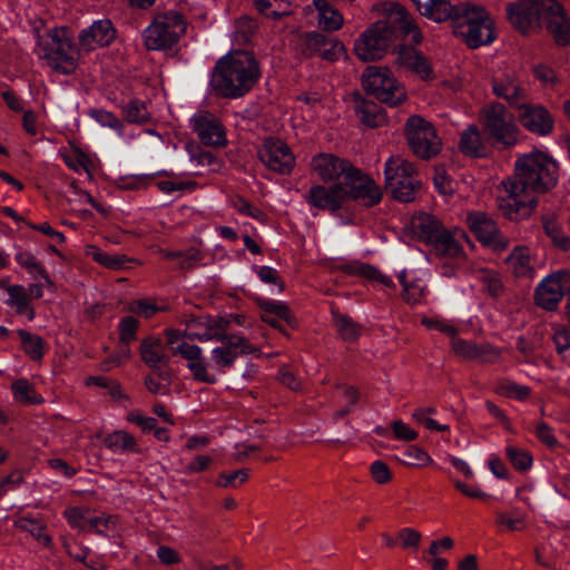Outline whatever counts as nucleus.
<instances>
[{
    "label": "nucleus",
    "instance_id": "nucleus-1",
    "mask_svg": "<svg viewBox=\"0 0 570 570\" xmlns=\"http://www.w3.org/2000/svg\"><path fill=\"white\" fill-rule=\"evenodd\" d=\"M558 181L557 163L547 154L534 150L515 161V175L502 183L499 208L510 220L525 219L537 206V193H544Z\"/></svg>",
    "mask_w": 570,
    "mask_h": 570
},
{
    "label": "nucleus",
    "instance_id": "nucleus-2",
    "mask_svg": "<svg viewBox=\"0 0 570 570\" xmlns=\"http://www.w3.org/2000/svg\"><path fill=\"white\" fill-rule=\"evenodd\" d=\"M259 77L261 68L255 56L246 50H235L216 61L209 86L219 97L237 99L245 96Z\"/></svg>",
    "mask_w": 570,
    "mask_h": 570
},
{
    "label": "nucleus",
    "instance_id": "nucleus-3",
    "mask_svg": "<svg viewBox=\"0 0 570 570\" xmlns=\"http://www.w3.org/2000/svg\"><path fill=\"white\" fill-rule=\"evenodd\" d=\"M35 53L56 72L70 75L78 68L80 50L73 45L67 28L56 27L45 32L36 30Z\"/></svg>",
    "mask_w": 570,
    "mask_h": 570
},
{
    "label": "nucleus",
    "instance_id": "nucleus-4",
    "mask_svg": "<svg viewBox=\"0 0 570 570\" xmlns=\"http://www.w3.org/2000/svg\"><path fill=\"white\" fill-rule=\"evenodd\" d=\"M452 22L455 36L470 48L489 45L495 38L493 22L487 10L479 4L471 2L456 4Z\"/></svg>",
    "mask_w": 570,
    "mask_h": 570
},
{
    "label": "nucleus",
    "instance_id": "nucleus-5",
    "mask_svg": "<svg viewBox=\"0 0 570 570\" xmlns=\"http://www.w3.org/2000/svg\"><path fill=\"white\" fill-rule=\"evenodd\" d=\"M186 32V22L178 11L157 14L142 31L144 45L148 50H166L178 42Z\"/></svg>",
    "mask_w": 570,
    "mask_h": 570
},
{
    "label": "nucleus",
    "instance_id": "nucleus-6",
    "mask_svg": "<svg viewBox=\"0 0 570 570\" xmlns=\"http://www.w3.org/2000/svg\"><path fill=\"white\" fill-rule=\"evenodd\" d=\"M363 89L377 100L395 107L407 98L405 88L386 67L368 66L362 73Z\"/></svg>",
    "mask_w": 570,
    "mask_h": 570
},
{
    "label": "nucleus",
    "instance_id": "nucleus-7",
    "mask_svg": "<svg viewBox=\"0 0 570 570\" xmlns=\"http://www.w3.org/2000/svg\"><path fill=\"white\" fill-rule=\"evenodd\" d=\"M386 188L402 203L414 200L421 186L415 167L400 155L391 156L384 166Z\"/></svg>",
    "mask_w": 570,
    "mask_h": 570
},
{
    "label": "nucleus",
    "instance_id": "nucleus-8",
    "mask_svg": "<svg viewBox=\"0 0 570 570\" xmlns=\"http://www.w3.org/2000/svg\"><path fill=\"white\" fill-rule=\"evenodd\" d=\"M482 126L490 139L504 147L517 144L519 128L514 116L501 104L485 107L481 112Z\"/></svg>",
    "mask_w": 570,
    "mask_h": 570
},
{
    "label": "nucleus",
    "instance_id": "nucleus-9",
    "mask_svg": "<svg viewBox=\"0 0 570 570\" xmlns=\"http://www.w3.org/2000/svg\"><path fill=\"white\" fill-rule=\"evenodd\" d=\"M167 345L175 355H180L187 361V368L191 372L195 380L214 384L217 382V374L209 371V365L203 356V351L198 345L190 344L183 338L178 330H167Z\"/></svg>",
    "mask_w": 570,
    "mask_h": 570
},
{
    "label": "nucleus",
    "instance_id": "nucleus-10",
    "mask_svg": "<svg viewBox=\"0 0 570 570\" xmlns=\"http://www.w3.org/2000/svg\"><path fill=\"white\" fill-rule=\"evenodd\" d=\"M407 144L415 156L430 159L441 150V139L433 125L421 116H411L405 124Z\"/></svg>",
    "mask_w": 570,
    "mask_h": 570
},
{
    "label": "nucleus",
    "instance_id": "nucleus-11",
    "mask_svg": "<svg viewBox=\"0 0 570 570\" xmlns=\"http://www.w3.org/2000/svg\"><path fill=\"white\" fill-rule=\"evenodd\" d=\"M392 29L386 21H377L367 28L355 41L354 52L364 61L383 58L392 40Z\"/></svg>",
    "mask_w": 570,
    "mask_h": 570
},
{
    "label": "nucleus",
    "instance_id": "nucleus-12",
    "mask_svg": "<svg viewBox=\"0 0 570 570\" xmlns=\"http://www.w3.org/2000/svg\"><path fill=\"white\" fill-rule=\"evenodd\" d=\"M222 344L210 352L209 371L218 375L230 368L239 355L252 354L256 352L249 342L239 334H223L218 340Z\"/></svg>",
    "mask_w": 570,
    "mask_h": 570
},
{
    "label": "nucleus",
    "instance_id": "nucleus-13",
    "mask_svg": "<svg viewBox=\"0 0 570 570\" xmlns=\"http://www.w3.org/2000/svg\"><path fill=\"white\" fill-rule=\"evenodd\" d=\"M569 287L570 273L566 269H559L547 275L537 285L534 294L537 305L547 311L556 309Z\"/></svg>",
    "mask_w": 570,
    "mask_h": 570
},
{
    "label": "nucleus",
    "instance_id": "nucleus-14",
    "mask_svg": "<svg viewBox=\"0 0 570 570\" xmlns=\"http://www.w3.org/2000/svg\"><path fill=\"white\" fill-rule=\"evenodd\" d=\"M465 223L483 245L494 250H503L509 247V239L499 230L497 223L487 213H468Z\"/></svg>",
    "mask_w": 570,
    "mask_h": 570
},
{
    "label": "nucleus",
    "instance_id": "nucleus-15",
    "mask_svg": "<svg viewBox=\"0 0 570 570\" xmlns=\"http://www.w3.org/2000/svg\"><path fill=\"white\" fill-rule=\"evenodd\" d=\"M181 323L185 324L183 338L187 336L200 342L222 340L228 325L225 320L208 315L185 317Z\"/></svg>",
    "mask_w": 570,
    "mask_h": 570
},
{
    "label": "nucleus",
    "instance_id": "nucleus-16",
    "mask_svg": "<svg viewBox=\"0 0 570 570\" xmlns=\"http://www.w3.org/2000/svg\"><path fill=\"white\" fill-rule=\"evenodd\" d=\"M190 126L202 144L212 147H225L228 142L226 130L219 119L205 110H199L190 118Z\"/></svg>",
    "mask_w": 570,
    "mask_h": 570
},
{
    "label": "nucleus",
    "instance_id": "nucleus-17",
    "mask_svg": "<svg viewBox=\"0 0 570 570\" xmlns=\"http://www.w3.org/2000/svg\"><path fill=\"white\" fill-rule=\"evenodd\" d=\"M343 185L346 199H355L364 206H374L382 199V190L375 181L355 168L346 176V181Z\"/></svg>",
    "mask_w": 570,
    "mask_h": 570
},
{
    "label": "nucleus",
    "instance_id": "nucleus-18",
    "mask_svg": "<svg viewBox=\"0 0 570 570\" xmlns=\"http://www.w3.org/2000/svg\"><path fill=\"white\" fill-rule=\"evenodd\" d=\"M539 0H518L507 6V17L519 31L527 33L539 27L542 10Z\"/></svg>",
    "mask_w": 570,
    "mask_h": 570
},
{
    "label": "nucleus",
    "instance_id": "nucleus-19",
    "mask_svg": "<svg viewBox=\"0 0 570 570\" xmlns=\"http://www.w3.org/2000/svg\"><path fill=\"white\" fill-rule=\"evenodd\" d=\"M259 157L269 169L279 174H289L295 165V157L287 144L273 137L264 141Z\"/></svg>",
    "mask_w": 570,
    "mask_h": 570
},
{
    "label": "nucleus",
    "instance_id": "nucleus-20",
    "mask_svg": "<svg viewBox=\"0 0 570 570\" xmlns=\"http://www.w3.org/2000/svg\"><path fill=\"white\" fill-rule=\"evenodd\" d=\"M312 171L324 181L345 183L354 167L345 159L328 153L315 155L311 160Z\"/></svg>",
    "mask_w": 570,
    "mask_h": 570
},
{
    "label": "nucleus",
    "instance_id": "nucleus-21",
    "mask_svg": "<svg viewBox=\"0 0 570 570\" xmlns=\"http://www.w3.org/2000/svg\"><path fill=\"white\" fill-rule=\"evenodd\" d=\"M541 20L559 45L570 42V21L564 16L561 6L554 0H541Z\"/></svg>",
    "mask_w": 570,
    "mask_h": 570
},
{
    "label": "nucleus",
    "instance_id": "nucleus-22",
    "mask_svg": "<svg viewBox=\"0 0 570 570\" xmlns=\"http://www.w3.org/2000/svg\"><path fill=\"white\" fill-rule=\"evenodd\" d=\"M518 118L523 128L539 136H547L553 129V118L541 105L522 104L518 108Z\"/></svg>",
    "mask_w": 570,
    "mask_h": 570
},
{
    "label": "nucleus",
    "instance_id": "nucleus-23",
    "mask_svg": "<svg viewBox=\"0 0 570 570\" xmlns=\"http://www.w3.org/2000/svg\"><path fill=\"white\" fill-rule=\"evenodd\" d=\"M504 264L511 275L522 279L534 278L539 267L535 254L525 245L515 246L505 257Z\"/></svg>",
    "mask_w": 570,
    "mask_h": 570
},
{
    "label": "nucleus",
    "instance_id": "nucleus-24",
    "mask_svg": "<svg viewBox=\"0 0 570 570\" xmlns=\"http://www.w3.org/2000/svg\"><path fill=\"white\" fill-rule=\"evenodd\" d=\"M116 38V29L109 19L94 21L79 33V45L85 51L109 46Z\"/></svg>",
    "mask_w": 570,
    "mask_h": 570
},
{
    "label": "nucleus",
    "instance_id": "nucleus-25",
    "mask_svg": "<svg viewBox=\"0 0 570 570\" xmlns=\"http://www.w3.org/2000/svg\"><path fill=\"white\" fill-rule=\"evenodd\" d=\"M469 242V237L462 229H443L442 233L430 245L433 253L441 258H449L454 261L465 259L461 242Z\"/></svg>",
    "mask_w": 570,
    "mask_h": 570
},
{
    "label": "nucleus",
    "instance_id": "nucleus-26",
    "mask_svg": "<svg viewBox=\"0 0 570 570\" xmlns=\"http://www.w3.org/2000/svg\"><path fill=\"white\" fill-rule=\"evenodd\" d=\"M380 10L389 18V21L399 26L401 31L411 36L414 43L422 41V32L409 11L397 2L386 1L380 6Z\"/></svg>",
    "mask_w": 570,
    "mask_h": 570
},
{
    "label": "nucleus",
    "instance_id": "nucleus-27",
    "mask_svg": "<svg viewBox=\"0 0 570 570\" xmlns=\"http://www.w3.org/2000/svg\"><path fill=\"white\" fill-rule=\"evenodd\" d=\"M452 350L462 358L483 363H492L500 356V351L488 343L478 344L455 336L452 340Z\"/></svg>",
    "mask_w": 570,
    "mask_h": 570
},
{
    "label": "nucleus",
    "instance_id": "nucleus-28",
    "mask_svg": "<svg viewBox=\"0 0 570 570\" xmlns=\"http://www.w3.org/2000/svg\"><path fill=\"white\" fill-rule=\"evenodd\" d=\"M308 199L317 208L336 210L346 200V191L343 183H336L328 188L316 185L311 188Z\"/></svg>",
    "mask_w": 570,
    "mask_h": 570
},
{
    "label": "nucleus",
    "instance_id": "nucleus-29",
    "mask_svg": "<svg viewBox=\"0 0 570 570\" xmlns=\"http://www.w3.org/2000/svg\"><path fill=\"white\" fill-rule=\"evenodd\" d=\"M443 229L444 226L442 223L431 214L420 213L414 215L411 219V230L413 235L429 246Z\"/></svg>",
    "mask_w": 570,
    "mask_h": 570
},
{
    "label": "nucleus",
    "instance_id": "nucleus-30",
    "mask_svg": "<svg viewBox=\"0 0 570 570\" xmlns=\"http://www.w3.org/2000/svg\"><path fill=\"white\" fill-rule=\"evenodd\" d=\"M306 47L311 53L317 55L328 61H335L345 55V48L342 42L327 39L316 32L307 36Z\"/></svg>",
    "mask_w": 570,
    "mask_h": 570
},
{
    "label": "nucleus",
    "instance_id": "nucleus-31",
    "mask_svg": "<svg viewBox=\"0 0 570 570\" xmlns=\"http://www.w3.org/2000/svg\"><path fill=\"white\" fill-rule=\"evenodd\" d=\"M416 10L425 18L434 22L452 20L456 6L450 0H412Z\"/></svg>",
    "mask_w": 570,
    "mask_h": 570
},
{
    "label": "nucleus",
    "instance_id": "nucleus-32",
    "mask_svg": "<svg viewBox=\"0 0 570 570\" xmlns=\"http://www.w3.org/2000/svg\"><path fill=\"white\" fill-rule=\"evenodd\" d=\"M495 96L507 100L511 106L519 108L525 99V90L512 76L495 78L492 83Z\"/></svg>",
    "mask_w": 570,
    "mask_h": 570
},
{
    "label": "nucleus",
    "instance_id": "nucleus-33",
    "mask_svg": "<svg viewBox=\"0 0 570 570\" xmlns=\"http://www.w3.org/2000/svg\"><path fill=\"white\" fill-rule=\"evenodd\" d=\"M399 61L404 67L411 69L422 80H431L434 78V72L426 58L411 47L400 48Z\"/></svg>",
    "mask_w": 570,
    "mask_h": 570
},
{
    "label": "nucleus",
    "instance_id": "nucleus-34",
    "mask_svg": "<svg viewBox=\"0 0 570 570\" xmlns=\"http://www.w3.org/2000/svg\"><path fill=\"white\" fill-rule=\"evenodd\" d=\"M399 279L403 286V298L409 304H420L426 294V283L424 278L414 272H401Z\"/></svg>",
    "mask_w": 570,
    "mask_h": 570
},
{
    "label": "nucleus",
    "instance_id": "nucleus-35",
    "mask_svg": "<svg viewBox=\"0 0 570 570\" xmlns=\"http://www.w3.org/2000/svg\"><path fill=\"white\" fill-rule=\"evenodd\" d=\"M312 6L317 12V23L321 29L337 31L344 24L343 14L327 0H313Z\"/></svg>",
    "mask_w": 570,
    "mask_h": 570
},
{
    "label": "nucleus",
    "instance_id": "nucleus-36",
    "mask_svg": "<svg viewBox=\"0 0 570 570\" xmlns=\"http://www.w3.org/2000/svg\"><path fill=\"white\" fill-rule=\"evenodd\" d=\"M85 253L87 256L91 257L96 263L112 271L128 269L130 268V265L132 263V259L127 257L126 255L110 254L101 250L99 247L95 245L86 246Z\"/></svg>",
    "mask_w": 570,
    "mask_h": 570
},
{
    "label": "nucleus",
    "instance_id": "nucleus-37",
    "mask_svg": "<svg viewBox=\"0 0 570 570\" xmlns=\"http://www.w3.org/2000/svg\"><path fill=\"white\" fill-rule=\"evenodd\" d=\"M6 291L8 294L7 305L14 308L17 314L27 315L28 320L32 321L35 318V311L30 306L26 288L22 285H7Z\"/></svg>",
    "mask_w": 570,
    "mask_h": 570
},
{
    "label": "nucleus",
    "instance_id": "nucleus-38",
    "mask_svg": "<svg viewBox=\"0 0 570 570\" xmlns=\"http://www.w3.org/2000/svg\"><path fill=\"white\" fill-rule=\"evenodd\" d=\"M459 147L464 155L471 157H480L484 154L481 132L475 125L469 126L461 132Z\"/></svg>",
    "mask_w": 570,
    "mask_h": 570
},
{
    "label": "nucleus",
    "instance_id": "nucleus-39",
    "mask_svg": "<svg viewBox=\"0 0 570 570\" xmlns=\"http://www.w3.org/2000/svg\"><path fill=\"white\" fill-rule=\"evenodd\" d=\"M140 353L144 362L153 368H159L166 363L165 352L159 340H145L141 343Z\"/></svg>",
    "mask_w": 570,
    "mask_h": 570
},
{
    "label": "nucleus",
    "instance_id": "nucleus-40",
    "mask_svg": "<svg viewBox=\"0 0 570 570\" xmlns=\"http://www.w3.org/2000/svg\"><path fill=\"white\" fill-rule=\"evenodd\" d=\"M106 445L115 453L124 452H140L135 438L126 431L119 430L109 434L106 440Z\"/></svg>",
    "mask_w": 570,
    "mask_h": 570
},
{
    "label": "nucleus",
    "instance_id": "nucleus-41",
    "mask_svg": "<svg viewBox=\"0 0 570 570\" xmlns=\"http://www.w3.org/2000/svg\"><path fill=\"white\" fill-rule=\"evenodd\" d=\"M495 517L497 524L509 531H522L525 528L527 515L519 509L513 508L505 512L498 511Z\"/></svg>",
    "mask_w": 570,
    "mask_h": 570
},
{
    "label": "nucleus",
    "instance_id": "nucleus-42",
    "mask_svg": "<svg viewBox=\"0 0 570 570\" xmlns=\"http://www.w3.org/2000/svg\"><path fill=\"white\" fill-rule=\"evenodd\" d=\"M14 527L21 531L30 533L45 546H48L51 542L50 537L45 533V525L36 519L19 517L14 520Z\"/></svg>",
    "mask_w": 570,
    "mask_h": 570
},
{
    "label": "nucleus",
    "instance_id": "nucleus-43",
    "mask_svg": "<svg viewBox=\"0 0 570 570\" xmlns=\"http://www.w3.org/2000/svg\"><path fill=\"white\" fill-rule=\"evenodd\" d=\"M122 114L127 121L144 124L150 119V112L145 101L132 99L122 107Z\"/></svg>",
    "mask_w": 570,
    "mask_h": 570
},
{
    "label": "nucleus",
    "instance_id": "nucleus-44",
    "mask_svg": "<svg viewBox=\"0 0 570 570\" xmlns=\"http://www.w3.org/2000/svg\"><path fill=\"white\" fill-rule=\"evenodd\" d=\"M63 517L71 528L80 531L89 530L90 509L88 507H70L65 510Z\"/></svg>",
    "mask_w": 570,
    "mask_h": 570
},
{
    "label": "nucleus",
    "instance_id": "nucleus-45",
    "mask_svg": "<svg viewBox=\"0 0 570 570\" xmlns=\"http://www.w3.org/2000/svg\"><path fill=\"white\" fill-rule=\"evenodd\" d=\"M495 392L502 396L525 401L530 396V387L511 380H501L495 386Z\"/></svg>",
    "mask_w": 570,
    "mask_h": 570
},
{
    "label": "nucleus",
    "instance_id": "nucleus-46",
    "mask_svg": "<svg viewBox=\"0 0 570 570\" xmlns=\"http://www.w3.org/2000/svg\"><path fill=\"white\" fill-rule=\"evenodd\" d=\"M505 455L514 469L528 471L533 464L532 455L524 449L513 444L505 448Z\"/></svg>",
    "mask_w": 570,
    "mask_h": 570
},
{
    "label": "nucleus",
    "instance_id": "nucleus-47",
    "mask_svg": "<svg viewBox=\"0 0 570 570\" xmlns=\"http://www.w3.org/2000/svg\"><path fill=\"white\" fill-rule=\"evenodd\" d=\"M474 276L491 295L501 293L503 285L498 272L489 268H478L474 271Z\"/></svg>",
    "mask_w": 570,
    "mask_h": 570
},
{
    "label": "nucleus",
    "instance_id": "nucleus-48",
    "mask_svg": "<svg viewBox=\"0 0 570 570\" xmlns=\"http://www.w3.org/2000/svg\"><path fill=\"white\" fill-rule=\"evenodd\" d=\"M257 10L272 18H278L289 12V2L287 0H254Z\"/></svg>",
    "mask_w": 570,
    "mask_h": 570
},
{
    "label": "nucleus",
    "instance_id": "nucleus-49",
    "mask_svg": "<svg viewBox=\"0 0 570 570\" xmlns=\"http://www.w3.org/2000/svg\"><path fill=\"white\" fill-rule=\"evenodd\" d=\"M356 111L362 122L370 127H377L385 120L384 114L374 104L362 101Z\"/></svg>",
    "mask_w": 570,
    "mask_h": 570
},
{
    "label": "nucleus",
    "instance_id": "nucleus-50",
    "mask_svg": "<svg viewBox=\"0 0 570 570\" xmlns=\"http://www.w3.org/2000/svg\"><path fill=\"white\" fill-rule=\"evenodd\" d=\"M18 335L21 340L23 351L32 358L40 360L43 356V342L40 336L32 335L27 331L19 330Z\"/></svg>",
    "mask_w": 570,
    "mask_h": 570
},
{
    "label": "nucleus",
    "instance_id": "nucleus-51",
    "mask_svg": "<svg viewBox=\"0 0 570 570\" xmlns=\"http://www.w3.org/2000/svg\"><path fill=\"white\" fill-rule=\"evenodd\" d=\"M335 326L338 334L345 341H354L361 334V327L354 323L348 316L342 314H333Z\"/></svg>",
    "mask_w": 570,
    "mask_h": 570
},
{
    "label": "nucleus",
    "instance_id": "nucleus-52",
    "mask_svg": "<svg viewBox=\"0 0 570 570\" xmlns=\"http://www.w3.org/2000/svg\"><path fill=\"white\" fill-rule=\"evenodd\" d=\"M352 272L370 281L377 282L386 287H390L393 284L389 276L382 274L379 269L367 264H354L352 266Z\"/></svg>",
    "mask_w": 570,
    "mask_h": 570
},
{
    "label": "nucleus",
    "instance_id": "nucleus-53",
    "mask_svg": "<svg viewBox=\"0 0 570 570\" xmlns=\"http://www.w3.org/2000/svg\"><path fill=\"white\" fill-rule=\"evenodd\" d=\"M258 304L264 312L263 314L274 315L281 320L286 321L287 323H291L292 315L288 309V306L285 303L279 301L259 298Z\"/></svg>",
    "mask_w": 570,
    "mask_h": 570
},
{
    "label": "nucleus",
    "instance_id": "nucleus-54",
    "mask_svg": "<svg viewBox=\"0 0 570 570\" xmlns=\"http://www.w3.org/2000/svg\"><path fill=\"white\" fill-rule=\"evenodd\" d=\"M546 234L551 238L552 243L560 249H568L570 247V239L563 233L560 225L554 219L544 220Z\"/></svg>",
    "mask_w": 570,
    "mask_h": 570
},
{
    "label": "nucleus",
    "instance_id": "nucleus-55",
    "mask_svg": "<svg viewBox=\"0 0 570 570\" xmlns=\"http://www.w3.org/2000/svg\"><path fill=\"white\" fill-rule=\"evenodd\" d=\"M403 455L406 459L404 461L405 464L411 466H425L433 463V460L430 456V454L423 449L415 445L409 446L404 451Z\"/></svg>",
    "mask_w": 570,
    "mask_h": 570
},
{
    "label": "nucleus",
    "instance_id": "nucleus-56",
    "mask_svg": "<svg viewBox=\"0 0 570 570\" xmlns=\"http://www.w3.org/2000/svg\"><path fill=\"white\" fill-rule=\"evenodd\" d=\"M16 261L20 266L28 269L29 273L39 274L47 284L51 283L43 267L37 262L36 257L32 254L27 252L19 253L16 255Z\"/></svg>",
    "mask_w": 570,
    "mask_h": 570
},
{
    "label": "nucleus",
    "instance_id": "nucleus-57",
    "mask_svg": "<svg viewBox=\"0 0 570 570\" xmlns=\"http://www.w3.org/2000/svg\"><path fill=\"white\" fill-rule=\"evenodd\" d=\"M13 399L19 403H36L32 385L24 379L12 383Z\"/></svg>",
    "mask_w": 570,
    "mask_h": 570
},
{
    "label": "nucleus",
    "instance_id": "nucleus-58",
    "mask_svg": "<svg viewBox=\"0 0 570 570\" xmlns=\"http://www.w3.org/2000/svg\"><path fill=\"white\" fill-rule=\"evenodd\" d=\"M422 540V534L414 528H402L397 532V541L403 549L417 550Z\"/></svg>",
    "mask_w": 570,
    "mask_h": 570
},
{
    "label": "nucleus",
    "instance_id": "nucleus-59",
    "mask_svg": "<svg viewBox=\"0 0 570 570\" xmlns=\"http://www.w3.org/2000/svg\"><path fill=\"white\" fill-rule=\"evenodd\" d=\"M127 309L130 313L137 314L145 318H149L159 312L160 307L154 301L144 298L129 303Z\"/></svg>",
    "mask_w": 570,
    "mask_h": 570
},
{
    "label": "nucleus",
    "instance_id": "nucleus-60",
    "mask_svg": "<svg viewBox=\"0 0 570 570\" xmlns=\"http://www.w3.org/2000/svg\"><path fill=\"white\" fill-rule=\"evenodd\" d=\"M138 322L132 316H126L120 320L118 330L121 343L128 345L136 340Z\"/></svg>",
    "mask_w": 570,
    "mask_h": 570
},
{
    "label": "nucleus",
    "instance_id": "nucleus-61",
    "mask_svg": "<svg viewBox=\"0 0 570 570\" xmlns=\"http://www.w3.org/2000/svg\"><path fill=\"white\" fill-rule=\"evenodd\" d=\"M117 520L112 515L101 514L98 517H91L89 520V530L96 533L102 534L108 530H115Z\"/></svg>",
    "mask_w": 570,
    "mask_h": 570
},
{
    "label": "nucleus",
    "instance_id": "nucleus-62",
    "mask_svg": "<svg viewBox=\"0 0 570 570\" xmlns=\"http://www.w3.org/2000/svg\"><path fill=\"white\" fill-rule=\"evenodd\" d=\"M248 479L247 470H237L230 473H222L217 479L220 488H236Z\"/></svg>",
    "mask_w": 570,
    "mask_h": 570
},
{
    "label": "nucleus",
    "instance_id": "nucleus-63",
    "mask_svg": "<svg viewBox=\"0 0 570 570\" xmlns=\"http://www.w3.org/2000/svg\"><path fill=\"white\" fill-rule=\"evenodd\" d=\"M94 119L104 127H109L121 135L122 122L112 112L107 110H95L92 111Z\"/></svg>",
    "mask_w": 570,
    "mask_h": 570
},
{
    "label": "nucleus",
    "instance_id": "nucleus-64",
    "mask_svg": "<svg viewBox=\"0 0 570 570\" xmlns=\"http://www.w3.org/2000/svg\"><path fill=\"white\" fill-rule=\"evenodd\" d=\"M63 160L66 165L76 173H81L82 170L89 171V158L80 150L65 155Z\"/></svg>",
    "mask_w": 570,
    "mask_h": 570
}]
</instances>
